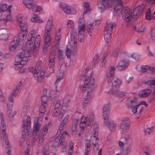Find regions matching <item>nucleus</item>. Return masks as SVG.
I'll return each mask as SVG.
<instances>
[{"instance_id": "nucleus-49", "label": "nucleus", "mask_w": 155, "mask_h": 155, "mask_svg": "<svg viewBox=\"0 0 155 155\" xmlns=\"http://www.w3.org/2000/svg\"><path fill=\"white\" fill-rule=\"evenodd\" d=\"M12 20L13 18L12 16L10 15H8L6 16L5 19L1 20V22H4L5 21V22L11 21Z\"/></svg>"}, {"instance_id": "nucleus-46", "label": "nucleus", "mask_w": 155, "mask_h": 155, "mask_svg": "<svg viewBox=\"0 0 155 155\" xmlns=\"http://www.w3.org/2000/svg\"><path fill=\"white\" fill-rule=\"evenodd\" d=\"M30 107L29 104H25L21 110V112L23 113H25L27 111L29 110Z\"/></svg>"}, {"instance_id": "nucleus-41", "label": "nucleus", "mask_w": 155, "mask_h": 155, "mask_svg": "<svg viewBox=\"0 0 155 155\" xmlns=\"http://www.w3.org/2000/svg\"><path fill=\"white\" fill-rule=\"evenodd\" d=\"M93 24H90L88 25L87 27V31L90 36H91L92 35L93 29Z\"/></svg>"}, {"instance_id": "nucleus-8", "label": "nucleus", "mask_w": 155, "mask_h": 155, "mask_svg": "<svg viewBox=\"0 0 155 155\" xmlns=\"http://www.w3.org/2000/svg\"><path fill=\"white\" fill-rule=\"evenodd\" d=\"M60 7L66 14H74L76 13V12L74 9L66 4L60 3Z\"/></svg>"}, {"instance_id": "nucleus-47", "label": "nucleus", "mask_w": 155, "mask_h": 155, "mask_svg": "<svg viewBox=\"0 0 155 155\" xmlns=\"http://www.w3.org/2000/svg\"><path fill=\"white\" fill-rule=\"evenodd\" d=\"M31 21L35 22H41L37 16L35 14L33 15V16L31 19Z\"/></svg>"}, {"instance_id": "nucleus-20", "label": "nucleus", "mask_w": 155, "mask_h": 155, "mask_svg": "<svg viewBox=\"0 0 155 155\" xmlns=\"http://www.w3.org/2000/svg\"><path fill=\"white\" fill-rule=\"evenodd\" d=\"M52 139H53V140L54 142H58V145H61L63 144V141L64 140V139L63 136H59L58 132H57L56 137H53Z\"/></svg>"}, {"instance_id": "nucleus-15", "label": "nucleus", "mask_w": 155, "mask_h": 155, "mask_svg": "<svg viewBox=\"0 0 155 155\" xmlns=\"http://www.w3.org/2000/svg\"><path fill=\"white\" fill-rule=\"evenodd\" d=\"M35 1L34 0H23L22 2L26 7L30 9H34V6H35Z\"/></svg>"}, {"instance_id": "nucleus-45", "label": "nucleus", "mask_w": 155, "mask_h": 155, "mask_svg": "<svg viewBox=\"0 0 155 155\" xmlns=\"http://www.w3.org/2000/svg\"><path fill=\"white\" fill-rule=\"evenodd\" d=\"M27 130V131L25 132H24V130H22V136H24L25 137H28L31 136V131Z\"/></svg>"}, {"instance_id": "nucleus-64", "label": "nucleus", "mask_w": 155, "mask_h": 155, "mask_svg": "<svg viewBox=\"0 0 155 155\" xmlns=\"http://www.w3.org/2000/svg\"><path fill=\"white\" fill-rule=\"evenodd\" d=\"M116 93L121 97H122L125 96V94L123 91H116Z\"/></svg>"}, {"instance_id": "nucleus-24", "label": "nucleus", "mask_w": 155, "mask_h": 155, "mask_svg": "<svg viewBox=\"0 0 155 155\" xmlns=\"http://www.w3.org/2000/svg\"><path fill=\"white\" fill-rule=\"evenodd\" d=\"M111 82H112V86L116 88L119 87L121 84L120 80L115 77L113 78V80Z\"/></svg>"}, {"instance_id": "nucleus-36", "label": "nucleus", "mask_w": 155, "mask_h": 155, "mask_svg": "<svg viewBox=\"0 0 155 155\" xmlns=\"http://www.w3.org/2000/svg\"><path fill=\"white\" fill-rule=\"evenodd\" d=\"M19 25L20 26L21 30L22 32L26 31H27L28 25L27 23H23Z\"/></svg>"}, {"instance_id": "nucleus-54", "label": "nucleus", "mask_w": 155, "mask_h": 155, "mask_svg": "<svg viewBox=\"0 0 155 155\" xmlns=\"http://www.w3.org/2000/svg\"><path fill=\"white\" fill-rule=\"evenodd\" d=\"M8 38V36L7 34H0V40H6Z\"/></svg>"}, {"instance_id": "nucleus-11", "label": "nucleus", "mask_w": 155, "mask_h": 155, "mask_svg": "<svg viewBox=\"0 0 155 155\" xmlns=\"http://www.w3.org/2000/svg\"><path fill=\"white\" fill-rule=\"evenodd\" d=\"M115 69L113 66H111L108 68L107 73V80L108 83H109L112 82L113 80V78L114 75V72Z\"/></svg>"}, {"instance_id": "nucleus-5", "label": "nucleus", "mask_w": 155, "mask_h": 155, "mask_svg": "<svg viewBox=\"0 0 155 155\" xmlns=\"http://www.w3.org/2000/svg\"><path fill=\"white\" fill-rule=\"evenodd\" d=\"M21 86V83L19 82L14 88L12 94L10 95L8 99V106H12L14 104V99L18 94L19 90Z\"/></svg>"}, {"instance_id": "nucleus-58", "label": "nucleus", "mask_w": 155, "mask_h": 155, "mask_svg": "<svg viewBox=\"0 0 155 155\" xmlns=\"http://www.w3.org/2000/svg\"><path fill=\"white\" fill-rule=\"evenodd\" d=\"M68 107V104H63L61 110V112H66L67 107Z\"/></svg>"}, {"instance_id": "nucleus-37", "label": "nucleus", "mask_w": 155, "mask_h": 155, "mask_svg": "<svg viewBox=\"0 0 155 155\" xmlns=\"http://www.w3.org/2000/svg\"><path fill=\"white\" fill-rule=\"evenodd\" d=\"M85 31V25H81L79 26L78 35L84 34Z\"/></svg>"}, {"instance_id": "nucleus-48", "label": "nucleus", "mask_w": 155, "mask_h": 155, "mask_svg": "<svg viewBox=\"0 0 155 155\" xmlns=\"http://www.w3.org/2000/svg\"><path fill=\"white\" fill-rule=\"evenodd\" d=\"M77 36V33L76 32H75L74 31L72 32L71 33V41H77V39L76 38V37Z\"/></svg>"}, {"instance_id": "nucleus-38", "label": "nucleus", "mask_w": 155, "mask_h": 155, "mask_svg": "<svg viewBox=\"0 0 155 155\" xmlns=\"http://www.w3.org/2000/svg\"><path fill=\"white\" fill-rule=\"evenodd\" d=\"M26 37V34L23 33H20L18 35V41L20 43L21 42H22L25 38Z\"/></svg>"}, {"instance_id": "nucleus-43", "label": "nucleus", "mask_w": 155, "mask_h": 155, "mask_svg": "<svg viewBox=\"0 0 155 155\" xmlns=\"http://www.w3.org/2000/svg\"><path fill=\"white\" fill-rule=\"evenodd\" d=\"M102 4L106 8H110L111 7V5L109 3L108 0H101Z\"/></svg>"}, {"instance_id": "nucleus-25", "label": "nucleus", "mask_w": 155, "mask_h": 155, "mask_svg": "<svg viewBox=\"0 0 155 155\" xmlns=\"http://www.w3.org/2000/svg\"><path fill=\"white\" fill-rule=\"evenodd\" d=\"M57 85L54 86L53 88H52L50 93L49 98H50V99L51 100H53V101H54L55 100V97L56 96V94L55 93V91H58L57 90Z\"/></svg>"}, {"instance_id": "nucleus-7", "label": "nucleus", "mask_w": 155, "mask_h": 155, "mask_svg": "<svg viewBox=\"0 0 155 155\" xmlns=\"http://www.w3.org/2000/svg\"><path fill=\"white\" fill-rule=\"evenodd\" d=\"M55 53L51 52L49 55V74H51L54 72V68L55 67Z\"/></svg>"}, {"instance_id": "nucleus-39", "label": "nucleus", "mask_w": 155, "mask_h": 155, "mask_svg": "<svg viewBox=\"0 0 155 155\" xmlns=\"http://www.w3.org/2000/svg\"><path fill=\"white\" fill-rule=\"evenodd\" d=\"M77 41H74L73 43V45L72 46V48L71 49V54L74 55L77 51Z\"/></svg>"}, {"instance_id": "nucleus-53", "label": "nucleus", "mask_w": 155, "mask_h": 155, "mask_svg": "<svg viewBox=\"0 0 155 155\" xmlns=\"http://www.w3.org/2000/svg\"><path fill=\"white\" fill-rule=\"evenodd\" d=\"M149 66H147L144 65L141 66V71L143 72H146L147 71L149 70Z\"/></svg>"}, {"instance_id": "nucleus-63", "label": "nucleus", "mask_w": 155, "mask_h": 155, "mask_svg": "<svg viewBox=\"0 0 155 155\" xmlns=\"http://www.w3.org/2000/svg\"><path fill=\"white\" fill-rule=\"evenodd\" d=\"M90 146H86L84 150V155H88L90 149Z\"/></svg>"}, {"instance_id": "nucleus-35", "label": "nucleus", "mask_w": 155, "mask_h": 155, "mask_svg": "<svg viewBox=\"0 0 155 155\" xmlns=\"http://www.w3.org/2000/svg\"><path fill=\"white\" fill-rule=\"evenodd\" d=\"M48 123H47L44 126L42 129L41 134L43 136L45 135L48 133Z\"/></svg>"}, {"instance_id": "nucleus-27", "label": "nucleus", "mask_w": 155, "mask_h": 155, "mask_svg": "<svg viewBox=\"0 0 155 155\" xmlns=\"http://www.w3.org/2000/svg\"><path fill=\"white\" fill-rule=\"evenodd\" d=\"M48 105L47 104H41L40 108V112L39 114V118L42 119L43 118L44 113L46 111V106Z\"/></svg>"}, {"instance_id": "nucleus-19", "label": "nucleus", "mask_w": 155, "mask_h": 155, "mask_svg": "<svg viewBox=\"0 0 155 155\" xmlns=\"http://www.w3.org/2000/svg\"><path fill=\"white\" fill-rule=\"evenodd\" d=\"M47 90L44 89L43 91L41 97V104L48 105V97L47 96Z\"/></svg>"}, {"instance_id": "nucleus-51", "label": "nucleus", "mask_w": 155, "mask_h": 155, "mask_svg": "<svg viewBox=\"0 0 155 155\" xmlns=\"http://www.w3.org/2000/svg\"><path fill=\"white\" fill-rule=\"evenodd\" d=\"M63 51H61L60 49L58 50V60L63 59Z\"/></svg>"}, {"instance_id": "nucleus-52", "label": "nucleus", "mask_w": 155, "mask_h": 155, "mask_svg": "<svg viewBox=\"0 0 155 155\" xmlns=\"http://www.w3.org/2000/svg\"><path fill=\"white\" fill-rule=\"evenodd\" d=\"M148 11L145 14L146 18L148 20H150L151 19L152 16L149 9H148Z\"/></svg>"}, {"instance_id": "nucleus-31", "label": "nucleus", "mask_w": 155, "mask_h": 155, "mask_svg": "<svg viewBox=\"0 0 155 155\" xmlns=\"http://www.w3.org/2000/svg\"><path fill=\"white\" fill-rule=\"evenodd\" d=\"M112 33H107V32H104V37L105 41L107 43H109L111 39V34Z\"/></svg>"}, {"instance_id": "nucleus-32", "label": "nucleus", "mask_w": 155, "mask_h": 155, "mask_svg": "<svg viewBox=\"0 0 155 155\" xmlns=\"http://www.w3.org/2000/svg\"><path fill=\"white\" fill-rule=\"evenodd\" d=\"M49 43L51 41V38L50 37V34H51V32H50V30L52 29L53 25L52 17L51 16L49 17Z\"/></svg>"}, {"instance_id": "nucleus-3", "label": "nucleus", "mask_w": 155, "mask_h": 155, "mask_svg": "<svg viewBox=\"0 0 155 155\" xmlns=\"http://www.w3.org/2000/svg\"><path fill=\"white\" fill-rule=\"evenodd\" d=\"M42 62L41 61H38L35 68L32 67L30 69V71L32 72L34 74V76L37 79V81L39 83H41L42 81L41 79L43 78L44 77L45 71L42 70L39 76H38V73L40 71L41 67Z\"/></svg>"}, {"instance_id": "nucleus-2", "label": "nucleus", "mask_w": 155, "mask_h": 155, "mask_svg": "<svg viewBox=\"0 0 155 155\" xmlns=\"http://www.w3.org/2000/svg\"><path fill=\"white\" fill-rule=\"evenodd\" d=\"M95 84L94 78H92V75L90 74L85 78L83 87L81 90L82 92L84 93L87 89V93L84 99L89 100L91 95L94 87Z\"/></svg>"}, {"instance_id": "nucleus-14", "label": "nucleus", "mask_w": 155, "mask_h": 155, "mask_svg": "<svg viewBox=\"0 0 155 155\" xmlns=\"http://www.w3.org/2000/svg\"><path fill=\"white\" fill-rule=\"evenodd\" d=\"M109 103L105 104L103 109V117L104 120L108 119L110 108Z\"/></svg>"}, {"instance_id": "nucleus-18", "label": "nucleus", "mask_w": 155, "mask_h": 155, "mask_svg": "<svg viewBox=\"0 0 155 155\" xmlns=\"http://www.w3.org/2000/svg\"><path fill=\"white\" fill-rule=\"evenodd\" d=\"M7 4L6 3H1L0 4V11L1 12L5 11H8L9 13H10V9L12 7V5H8L7 7Z\"/></svg>"}, {"instance_id": "nucleus-29", "label": "nucleus", "mask_w": 155, "mask_h": 155, "mask_svg": "<svg viewBox=\"0 0 155 155\" xmlns=\"http://www.w3.org/2000/svg\"><path fill=\"white\" fill-rule=\"evenodd\" d=\"M86 117L83 116L81 121L80 124V127L81 128L80 132L83 131L84 130V129L86 125Z\"/></svg>"}, {"instance_id": "nucleus-28", "label": "nucleus", "mask_w": 155, "mask_h": 155, "mask_svg": "<svg viewBox=\"0 0 155 155\" xmlns=\"http://www.w3.org/2000/svg\"><path fill=\"white\" fill-rule=\"evenodd\" d=\"M113 25V24L111 23H107L105 28V31L104 32L112 33Z\"/></svg>"}, {"instance_id": "nucleus-26", "label": "nucleus", "mask_w": 155, "mask_h": 155, "mask_svg": "<svg viewBox=\"0 0 155 155\" xmlns=\"http://www.w3.org/2000/svg\"><path fill=\"white\" fill-rule=\"evenodd\" d=\"M151 92V90L147 89L140 91L139 93V95L141 97H144L148 96Z\"/></svg>"}, {"instance_id": "nucleus-33", "label": "nucleus", "mask_w": 155, "mask_h": 155, "mask_svg": "<svg viewBox=\"0 0 155 155\" xmlns=\"http://www.w3.org/2000/svg\"><path fill=\"white\" fill-rule=\"evenodd\" d=\"M1 128L2 130L6 129V127L4 120L3 114H0Z\"/></svg>"}, {"instance_id": "nucleus-30", "label": "nucleus", "mask_w": 155, "mask_h": 155, "mask_svg": "<svg viewBox=\"0 0 155 155\" xmlns=\"http://www.w3.org/2000/svg\"><path fill=\"white\" fill-rule=\"evenodd\" d=\"M5 129L2 130V134L3 136L4 141L6 145H8L9 144V142L8 139L7 134L5 130Z\"/></svg>"}, {"instance_id": "nucleus-60", "label": "nucleus", "mask_w": 155, "mask_h": 155, "mask_svg": "<svg viewBox=\"0 0 155 155\" xmlns=\"http://www.w3.org/2000/svg\"><path fill=\"white\" fill-rule=\"evenodd\" d=\"M98 127H95L94 128L93 130V133L94 135V137L95 138H96L98 134Z\"/></svg>"}, {"instance_id": "nucleus-6", "label": "nucleus", "mask_w": 155, "mask_h": 155, "mask_svg": "<svg viewBox=\"0 0 155 155\" xmlns=\"http://www.w3.org/2000/svg\"><path fill=\"white\" fill-rule=\"evenodd\" d=\"M129 119L124 118L121 121L120 125V130L122 134H124L129 129L130 125Z\"/></svg>"}, {"instance_id": "nucleus-23", "label": "nucleus", "mask_w": 155, "mask_h": 155, "mask_svg": "<svg viewBox=\"0 0 155 155\" xmlns=\"http://www.w3.org/2000/svg\"><path fill=\"white\" fill-rule=\"evenodd\" d=\"M113 2L119 1L117 2L114 7V10L116 11L117 13L120 10H121L123 7L122 2L120 0H113Z\"/></svg>"}, {"instance_id": "nucleus-17", "label": "nucleus", "mask_w": 155, "mask_h": 155, "mask_svg": "<svg viewBox=\"0 0 155 155\" xmlns=\"http://www.w3.org/2000/svg\"><path fill=\"white\" fill-rule=\"evenodd\" d=\"M144 8L143 6L142 5L138 6L134 9L133 14H135V17H136V18L139 17V16L142 14Z\"/></svg>"}, {"instance_id": "nucleus-12", "label": "nucleus", "mask_w": 155, "mask_h": 155, "mask_svg": "<svg viewBox=\"0 0 155 155\" xmlns=\"http://www.w3.org/2000/svg\"><path fill=\"white\" fill-rule=\"evenodd\" d=\"M130 62L129 60H125L120 61L117 65L116 68L119 71H121L127 68Z\"/></svg>"}, {"instance_id": "nucleus-62", "label": "nucleus", "mask_w": 155, "mask_h": 155, "mask_svg": "<svg viewBox=\"0 0 155 155\" xmlns=\"http://www.w3.org/2000/svg\"><path fill=\"white\" fill-rule=\"evenodd\" d=\"M69 116L68 115H66L63 120L62 121V122L64 124H66L69 120Z\"/></svg>"}, {"instance_id": "nucleus-40", "label": "nucleus", "mask_w": 155, "mask_h": 155, "mask_svg": "<svg viewBox=\"0 0 155 155\" xmlns=\"http://www.w3.org/2000/svg\"><path fill=\"white\" fill-rule=\"evenodd\" d=\"M84 12L83 15L87 14L88 12L90 11V6L88 2H85L84 5Z\"/></svg>"}, {"instance_id": "nucleus-59", "label": "nucleus", "mask_w": 155, "mask_h": 155, "mask_svg": "<svg viewBox=\"0 0 155 155\" xmlns=\"http://www.w3.org/2000/svg\"><path fill=\"white\" fill-rule=\"evenodd\" d=\"M77 124L76 123H73L71 128V132L74 133L76 130L77 127Z\"/></svg>"}, {"instance_id": "nucleus-42", "label": "nucleus", "mask_w": 155, "mask_h": 155, "mask_svg": "<svg viewBox=\"0 0 155 155\" xmlns=\"http://www.w3.org/2000/svg\"><path fill=\"white\" fill-rule=\"evenodd\" d=\"M137 100L136 97L132 99H131L130 101V104L129 107H133V106H136L138 105L137 104Z\"/></svg>"}, {"instance_id": "nucleus-56", "label": "nucleus", "mask_w": 155, "mask_h": 155, "mask_svg": "<svg viewBox=\"0 0 155 155\" xmlns=\"http://www.w3.org/2000/svg\"><path fill=\"white\" fill-rule=\"evenodd\" d=\"M143 152L145 153V154H150V148L147 146L144 147Z\"/></svg>"}, {"instance_id": "nucleus-16", "label": "nucleus", "mask_w": 155, "mask_h": 155, "mask_svg": "<svg viewBox=\"0 0 155 155\" xmlns=\"http://www.w3.org/2000/svg\"><path fill=\"white\" fill-rule=\"evenodd\" d=\"M107 119L104 120L105 124L108 127L111 132H112V131H114L116 129V124L113 121L111 120H108Z\"/></svg>"}, {"instance_id": "nucleus-10", "label": "nucleus", "mask_w": 155, "mask_h": 155, "mask_svg": "<svg viewBox=\"0 0 155 155\" xmlns=\"http://www.w3.org/2000/svg\"><path fill=\"white\" fill-rule=\"evenodd\" d=\"M60 31V29H59L58 31L56 32L55 37V45L54 44L52 45L51 48V52H55V50L58 48L61 36Z\"/></svg>"}, {"instance_id": "nucleus-34", "label": "nucleus", "mask_w": 155, "mask_h": 155, "mask_svg": "<svg viewBox=\"0 0 155 155\" xmlns=\"http://www.w3.org/2000/svg\"><path fill=\"white\" fill-rule=\"evenodd\" d=\"M31 123L27 122L26 123H24L23 124L22 127V130H24V132L27 131V130H29L31 128L30 125Z\"/></svg>"}, {"instance_id": "nucleus-21", "label": "nucleus", "mask_w": 155, "mask_h": 155, "mask_svg": "<svg viewBox=\"0 0 155 155\" xmlns=\"http://www.w3.org/2000/svg\"><path fill=\"white\" fill-rule=\"evenodd\" d=\"M125 142L124 141V142H123L120 141H119L118 144L119 145H124V144L128 145L131 144L132 139L129 135H126L125 136Z\"/></svg>"}, {"instance_id": "nucleus-50", "label": "nucleus", "mask_w": 155, "mask_h": 155, "mask_svg": "<svg viewBox=\"0 0 155 155\" xmlns=\"http://www.w3.org/2000/svg\"><path fill=\"white\" fill-rule=\"evenodd\" d=\"M34 9H32L34 12H41L42 10V8L41 6H37L36 7L35 5V6H34Z\"/></svg>"}, {"instance_id": "nucleus-4", "label": "nucleus", "mask_w": 155, "mask_h": 155, "mask_svg": "<svg viewBox=\"0 0 155 155\" xmlns=\"http://www.w3.org/2000/svg\"><path fill=\"white\" fill-rule=\"evenodd\" d=\"M131 11L127 7H124L121 10V15L122 18L128 24L133 20L134 18Z\"/></svg>"}, {"instance_id": "nucleus-57", "label": "nucleus", "mask_w": 155, "mask_h": 155, "mask_svg": "<svg viewBox=\"0 0 155 155\" xmlns=\"http://www.w3.org/2000/svg\"><path fill=\"white\" fill-rule=\"evenodd\" d=\"M5 151L7 155H12V152L10 149V146L6 147Z\"/></svg>"}, {"instance_id": "nucleus-44", "label": "nucleus", "mask_w": 155, "mask_h": 155, "mask_svg": "<svg viewBox=\"0 0 155 155\" xmlns=\"http://www.w3.org/2000/svg\"><path fill=\"white\" fill-rule=\"evenodd\" d=\"M23 16L22 15H18L16 17V20L18 25L23 23Z\"/></svg>"}, {"instance_id": "nucleus-61", "label": "nucleus", "mask_w": 155, "mask_h": 155, "mask_svg": "<svg viewBox=\"0 0 155 155\" xmlns=\"http://www.w3.org/2000/svg\"><path fill=\"white\" fill-rule=\"evenodd\" d=\"M118 51L119 49L118 48H116L114 50L113 53L111 54V56L114 57H116L118 54Z\"/></svg>"}, {"instance_id": "nucleus-13", "label": "nucleus", "mask_w": 155, "mask_h": 155, "mask_svg": "<svg viewBox=\"0 0 155 155\" xmlns=\"http://www.w3.org/2000/svg\"><path fill=\"white\" fill-rule=\"evenodd\" d=\"M48 29L47 27L46 28V30L45 33V39L44 44L43 47V51L45 52H47L48 51Z\"/></svg>"}, {"instance_id": "nucleus-9", "label": "nucleus", "mask_w": 155, "mask_h": 155, "mask_svg": "<svg viewBox=\"0 0 155 155\" xmlns=\"http://www.w3.org/2000/svg\"><path fill=\"white\" fill-rule=\"evenodd\" d=\"M41 126L40 123L38 122V118L37 117L35 118V122L34 126V130L33 133V136L34 140H36L38 137V133L39 128Z\"/></svg>"}, {"instance_id": "nucleus-1", "label": "nucleus", "mask_w": 155, "mask_h": 155, "mask_svg": "<svg viewBox=\"0 0 155 155\" xmlns=\"http://www.w3.org/2000/svg\"><path fill=\"white\" fill-rule=\"evenodd\" d=\"M36 30L35 29H32L29 33L27 37L28 41L27 43L28 47H23L21 51L15 57L14 64L15 69L19 71L20 73L24 72L25 69L23 68V66L28 61V58L33 53L34 56H36L38 52L40 42V37L39 35L35 36Z\"/></svg>"}, {"instance_id": "nucleus-55", "label": "nucleus", "mask_w": 155, "mask_h": 155, "mask_svg": "<svg viewBox=\"0 0 155 155\" xmlns=\"http://www.w3.org/2000/svg\"><path fill=\"white\" fill-rule=\"evenodd\" d=\"M99 57L98 54H96L94 57L93 60V63H94V66L95 65L97 64L99 61Z\"/></svg>"}, {"instance_id": "nucleus-22", "label": "nucleus", "mask_w": 155, "mask_h": 155, "mask_svg": "<svg viewBox=\"0 0 155 155\" xmlns=\"http://www.w3.org/2000/svg\"><path fill=\"white\" fill-rule=\"evenodd\" d=\"M19 43H20L18 41L17 39H14L12 41H11L9 44V49L10 50L12 51L15 50L17 48Z\"/></svg>"}]
</instances>
